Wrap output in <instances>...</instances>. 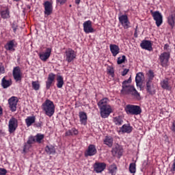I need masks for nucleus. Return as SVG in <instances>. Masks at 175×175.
Instances as JSON below:
<instances>
[{"mask_svg": "<svg viewBox=\"0 0 175 175\" xmlns=\"http://www.w3.org/2000/svg\"><path fill=\"white\" fill-rule=\"evenodd\" d=\"M132 83V78L130 77L128 80H125L122 83V94L124 95H133L135 98H140V93L136 90L135 86L130 85Z\"/></svg>", "mask_w": 175, "mask_h": 175, "instance_id": "f257e3e1", "label": "nucleus"}, {"mask_svg": "<svg viewBox=\"0 0 175 175\" xmlns=\"http://www.w3.org/2000/svg\"><path fill=\"white\" fill-rule=\"evenodd\" d=\"M42 110L48 117H53L55 113V105L51 100L46 99L41 105Z\"/></svg>", "mask_w": 175, "mask_h": 175, "instance_id": "f03ea898", "label": "nucleus"}, {"mask_svg": "<svg viewBox=\"0 0 175 175\" xmlns=\"http://www.w3.org/2000/svg\"><path fill=\"white\" fill-rule=\"evenodd\" d=\"M124 110L126 114H131V116H139V114H142V108L139 105H127Z\"/></svg>", "mask_w": 175, "mask_h": 175, "instance_id": "7ed1b4c3", "label": "nucleus"}, {"mask_svg": "<svg viewBox=\"0 0 175 175\" xmlns=\"http://www.w3.org/2000/svg\"><path fill=\"white\" fill-rule=\"evenodd\" d=\"M76 57L77 53L75 51V50L72 49V48H68L66 50L64 53V58L66 62L70 64V62H72V61L76 59Z\"/></svg>", "mask_w": 175, "mask_h": 175, "instance_id": "20e7f679", "label": "nucleus"}, {"mask_svg": "<svg viewBox=\"0 0 175 175\" xmlns=\"http://www.w3.org/2000/svg\"><path fill=\"white\" fill-rule=\"evenodd\" d=\"M17 128H18V120L14 117L11 118L8 122L9 133H10V135L14 133Z\"/></svg>", "mask_w": 175, "mask_h": 175, "instance_id": "39448f33", "label": "nucleus"}, {"mask_svg": "<svg viewBox=\"0 0 175 175\" xmlns=\"http://www.w3.org/2000/svg\"><path fill=\"white\" fill-rule=\"evenodd\" d=\"M159 59L161 66H167L169 59H170V53L164 52L159 55Z\"/></svg>", "mask_w": 175, "mask_h": 175, "instance_id": "423d86ee", "label": "nucleus"}, {"mask_svg": "<svg viewBox=\"0 0 175 175\" xmlns=\"http://www.w3.org/2000/svg\"><path fill=\"white\" fill-rule=\"evenodd\" d=\"M55 81V74L51 72L49 74L47 79L45 82L46 84V90H49L53 85Z\"/></svg>", "mask_w": 175, "mask_h": 175, "instance_id": "0eeeda50", "label": "nucleus"}, {"mask_svg": "<svg viewBox=\"0 0 175 175\" xmlns=\"http://www.w3.org/2000/svg\"><path fill=\"white\" fill-rule=\"evenodd\" d=\"M17 103H18V98L16 96H12L8 99V105L11 111L14 112L17 110Z\"/></svg>", "mask_w": 175, "mask_h": 175, "instance_id": "6e6552de", "label": "nucleus"}, {"mask_svg": "<svg viewBox=\"0 0 175 175\" xmlns=\"http://www.w3.org/2000/svg\"><path fill=\"white\" fill-rule=\"evenodd\" d=\"M96 152H98L96 146H95L94 144H90L84 153V156L86 158L88 157H94V155H96Z\"/></svg>", "mask_w": 175, "mask_h": 175, "instance_id": "1a4fd4ad", "label": "nucleus"}, {"mask_svg": "<svg viewBox=\"0 0 175 175\" xmlns=\"http://www.w3.org/2000/svg\"><path fill=\"white\" fill-rule=\"evenodd\" d=\"M99 109L100 117L102 118H107V117L110 116V113L112 111L111 107L110 105L107 107H103L101 108H99Z\"/></svg>", "mask_w": 175, "mask_h": 175, "instance_id": "9d476101", "label": "nucleus"}, {"mask_svg": "<svg viewBox=\"0 0 175 175\" xmlns=\"http://www.w3.org/2000/svg\"><path fill=\"white\" fill-rule=\"evenodd\" d=\"M12 76L15 81H21V79H23V75L21 74V69L19 66H16L14 68L12 71Z\"/></svg>", "mask_w": 175, "mask_h": 175, "instance_id": "9b49d317", "label": "nucleus"}, {"mask_svg": "<svg viewBox=\"0 0 175 175\" xmlns=\"http://www.w3.org/2000/svg\"><path fill=\"white\" fill-rule=\"evenodd\" d=\"M106 163L103 162H96L93 165L94 172L95 173H102L106 169Z\"/></svg>", "mask_w": 175, "mask_h": 175, "instance_id": "f8f14e48", "label": "nucleus"}, {"mask_svg": "<svg viewBox=\"0 0 175 175\" xmlns=\"http://www.w3.org/2000/svg\"><path fill=\"white\" fill-rule=\"evenodd\" d=\"M35 143H36L35 136L30 135L28 137L27 142L23 146V152H26L27 150H29L32 147V144H35Z\"/></svg>", "mask_w": 175, "mask_h": 175, "instance_id": "ddd939ff", "label": "nucleus"}, {"mask_svg": "<svg viewBox=\"0 0 175 175\" xmlns=\"http://www.w3.org/2000/svg\"><path fill=\"white\" fill-rule=\"evenodd\" d=\"M160 85L163 90H166L167 91H172V83L170 82V79L168 78H165L162 79L160 82Z\"/></svg>", "mask_w": 175, "mask_h": 175, "instance_id": "4468645a", "label": "nucleus"}, {"mask_svg": "<svg viewBox=\"0 0 175 175\" xmlns=\"http://www.w3.org/2000/svg\"><path fill=\"white\" fill-rule=\"evenodd\" d=\"M140 47L143 50L152 51V42H151V40H143L140 43Z\"/></svg>", "mask_w": 175, "mask_h": 175, "instance_id": "2eb2a0df", "label": "nucleus"}, {"mask_svg": "<svg viewBox=\"0 0 175 175\" xmlns=\"http://www.w3.org/2000/svg\"><path fill=\"white\" fill-rule=\"evenodd\" d=\"M44 14L46 16H50L53 13V4L46 1L44 3Z\"/></svg>", "mask_w": 175, "mask_h": 175, "instance_id": "dca6fc26", "label": "nucleus"}, {"mask_svg": "<svg viewBox=\"0 0 175 175\" xmlns=\"http://www.w3.org/2000/svg\"><path fill=\"white\" fill-rule=\"evenodd\" d=\"M50 55H51V48H47L44 53L39 54L40 59H41V61H43L44 62H46V61H47V59L50 58Z\"/></svg>", "mask_w": 175, "mask_h": 175, "instance_id": "f3484780", "label": "nucleus"}, {"mask_svg": "<svg viewBox=\"0 0 175 175\" xmlns=\"http://www.w3.org/2000/svg\"><path fill=\"white\" fill-rule=\"evenodd\" d=\"M146 92L149 95H155L157 90H155V86L152 84V82H146Z\"/></svg>", "mask_w": 175, "mask_h": 175, "instance_id": "a211bd4d", "label": "nucleus"}, {"mask_svg": "<svg viewBox=\"0 0 175 175\" xmlns=\"http://www.w3.org/2000/svg\"><path fill=\"white\" fill-rule=\"evenodd\" d=\"M112 155L113 157H121L122 156V152H124V150L122 149V147H121L120 145H117L116 147L113 148L111 150Z\"/></svg>", "mask_w": 175, "mask_h": 175, "instance_id": "6ab92c4d", "label": "nucleus"}, {"mask_svg": "<svg viewBox=\"0 0 175 175\" xmlns=\"http://www.w3.org/2000/svg\"><path fill=\"white\" fill-rule=\"evenodd\" d=\"M83 31L85 33H94L95 29L92 27L91 23H83Z\"/></svg>", "mask_w": 175, "mask_h": 175, "instance_id": "aec40b11", "label": "nucleus"}, {"mask_svg": "<svg viewBox=\"0 0 175 175\" xmlns=\"http://www.w3.org/2000/svg\"><path fill=\"white\" fill-rule=\"evenodd\" d=\"M122 133H131L133 131V127L131 126L130 124H123L120 130Z\"/></svg>", "mask_w": 175, "mask_h": 175, "instance_id": "412c9836", "label": "nucleus"}, {"mask_svg": "<svg viewBox=\"0 0 175 175\" xmlns=\"http://www.w3.org/2000/svg\"><path fill=\"white\" fill-rule=\"evenodd\" d=\"M79 121L81 125H87V120H88V118L87 117V113L84 111H79Z\"/></svg>", "mask_w": 175, "mask_h": 175, "instance_id": "4be33fe9", "label": "nucleus"}, {"mask_svg": "<svg viewBox=\"0 0 175 175\" xmlns=\"http://www.w3.org/2000/svg\"><path fill=\"white\" fill-rule=\"evenodd\" d=\"M152 17L154 20V21H156V23H163V16H162V14H161V12H159V11H155L154 12L152 13Z\"/></svg>", "mask_w": 175, "mask_h": 175, "instance_id": "5701e85b", "label": "nucleus"}, {"mask_svg": "<svg viewBox=\"0 0 175 175\" xmlns=\"http://www.w3.org/2000/svg\"><path fill=\"white\" fill-rule=\"evenodd\" d=\"M109 49L113 57H116L117 55L120 53V47L118 45L111 44L109 45Z\"/></svg>", "mask_w": 175, "mask_h": 175, "instance_id": "b1692460", "label": "nucleus"}, {"mask_svg": "<svg viewBox=\"0 0 175 175\" xmlns=\"http://www.w3.org/2000/svg\"><path fill=\"white\" fill-rule=\"evenodd\" d=\"M12 79H6V77H4L2 79H1V87H3V88L6 89V88H9V87H10V85H12Z\"/></svg>", "mask_w": 175, "mask_h": 175, "instance_id": "393cba45", "label": "nucleus"}, {"mask_svg": "<svg viewBox=\"0 0 175 175\" xmlns=\"http://www.w3.org/2000/svg\"><path fill=\"white\" fill-rule=\"evenodd\" d=\"M143 77H144V75L143 72H138L135 77V83L137 87L139 85H142V81H143Z\"/></svg>", "mask_w": 175, "mask_h": 175, "instance_id": "a878e982", "label": "nucleus"}, {"mask_svg": "<svg viewBox=\"0 0 175 175\" xmlns=\"http://www.w3.org/2000/svg\"><path fill=\"white\" fill-rule=\"evenodd\" d=\"M107 102H109V98H104L101 99L98 103L97 105L98 107V109H100L102 107H106L107 106H110L107 104Z\"/></svg>", "mask_w": 175, "mask_h": 175, "instance_id": "bb28decb", "label": "nucleus"}, {"mask_svg": "<svg viewBox=\"0 0 175 175\" xmlns=\"http://www.w3.org/2000/svg\"><path fill=\"white\" fill-rule=\"evenodd\" d=\"M25 121L27 126H31L32 124H35V121H36V117H35V116H28Z\"/></svg>", "mask_w": 175, "mask_h": 175, "instance_id": "cd10ccee", "label": "nucleus"}, {"mask_svg": "<svg viewBox=\"0 0 175 175\" xmlns=\"http://www.w3.org/2000/svg\"><path fill=\"white\" fill-rule=\"evenodd\" d=\"M114 142V139L111 136H106L104 139V144L106 146H108L109 148L113 147V143Z\"/></svg>", "mask_w": 175, "mask_h": 175, "instance_id": "c85d7f7f", "label": "nucleus"}, {"mask_svg": "<svg viewBox=\"0 0 175 175\" xmlns=\"http://www.w3.org/2000/svg\"><path fill=\"white\" fill-rule=\"evenodd\" d=\"M5 50H8V51H15L16 49H14V40L9 41L5 45Z\"/></svg>", "mask_w": 175, "mask_h": 175, "instance_id": "c756f323", "label": "nucleus"}, {"mask_svg": "<svg viewBox=\"0 0 175 175\" xmlns=\"http://www.w3.org/2000/svg\"><path fill=\"white\" fill-rule=\"evenodd\" d=\"M45 152L48 155H54V154H55V147L52 145L46 146L45 147Z\"/></svg>", "mask_w": 175, "mask_h": 175, "instance_id": "7c9ffc66", "label": "nucleus"}, {"mask_svg": "<svg viewBox=\"0 0 175 175\" xmlns=\"http://www.w3.org/2000/svg\"><path fill=\"white\" fill-rule=\"evenodd\" d=\"M113 122L115 125L120 126L122 124H124V120H122V116H116L113 118Z\"/></svg>", "mask_w": 175, "mask_h": 175, "instance_id": "2f4dec72", "label": "nucleus"}, {"mask_svg": "<svg viewBox=\"0 0 175 175\" xmlns=\"http://www.w3.org/2000/svg\"><path fill=\"white\" fill-rule=\"evenodd\" d=\"M66 136H75L79 135V130L76 128H72L70 130H68L65 133Z\"/></svg>", "mask_w": 175, "mask_h": 175, "instance_id": "473e14b6", "label": "nucleus"}, {"mask_svg": "<svg viewBox=\"0 0 175 175\" xmlns=\"http://www.w3.org/2000/svg\"><path fill=\"white\" fill-rule=\"evenodd\" d=\"M64 77H62V76L61 75H58L57 77V88H62V87H64Z\"/></svg>", "mask_w": 175, "mask_h": 175, "instance_id": "72a5a7b5", "label": "nucleus"}, {"mask_svg": "<svg viewBox=\"0 0 175 175\" xmlns=\"http://www.w3.org/2000/svg\"><path fill=\"white\" fill-rule=\"evenodd\" d=\"M117 165L113 163L112 165H109L108 168L109 173H110L111 175L116 174L117 173Z\"/></svg>", "mask_w": 175, "mask_h": 175, "instance_id": "f704fd0d", "label": "nucleus"}, {"mask_svg": "<svg viewBox=\"0 0 175 175\" xmlns=\"http://www.w3.org/2000/svg\"><path fill=\"white\" fill-rule=\"evenodd\" d=\"M147 75H148V81H146V83H152V80H154V77H155L154 71H152V70H150L147 73Z\"/></svg>", "mask_w": 175, "mask_h": 175, "instance_id": "c9c22d12", "label": "nucleus"}, {"mask_svg": "<svg viewBox=\"0 0 175 175\" xmlns=\"http://www.w3.org/2000/svg\"><path fill=\"white\" fill-rule=\"evenodd\" d=\"M31 86L34 91H39L40 90V83H39V81H33L31 82Z\"/></svg>", "mask_w": 175, "mask_h": 175, "instance_id": "e433bc0d", "label": "nucleus"}, {"mask_svg": "<svg viewBox=\"0 0 175 175\" xmlns=\"http://www.w3.org/2000/svg\"><path fill=\"white\" fill-rule=\"evenodd\" d=\"M10 12H9V8L5 9L1 12V16L2 18H9L10 17Z\"/></svg>", "mask_w": 175, "mask_h": 175, "instance_id": "4c0bfd02", "label": "nucleus"}, {"mask_svg": "<svg viewBox=\"0 0 175 175\" xmlns=\"http://www.w3.org/2000/svg\"><path fill=\"white\" fill-rule=\"evenodd\" d=\"M34 137L36 139V143H38V144H40V143H42V140H43V139H44V135L41 134V133H38Z\"/></svg>", "mask_w": 175, "mask_h": 175, "instance_id": "58836bf2", "label": "nucleus"}, {"mask_svg": "<svg viewBox=\"0 0 175 175\" xmlns=\"http://www.w3.org/2000/svg\"><path fill=\"white\" fill-rule=\"evenodd\" d=\"M118 26L119 28H120V29H122V28H124V29H128V28L131 27L129 23H118Z\"/></svg>", "mask_w": 175, "mask_h": 175, "instance_id": "ea45409f", "label": "nucleus"}, {"mask_svg": "<svg viewBox=\"0 0 175 175\" xmlns=\"http://www.w3.org/2000/svg\"><path fill=\"white\" fill-rule=\"evenodd\" d=\"M129 172L130 173H132L133 174L136 173V163H131L129 165Z\"/></svg>", "mask_w": 175, "mask_h": 175, "instance_id": "a19ab883", "label": "nucleus"}, {"mask_svg": "<svg viewBox=\"0 0 175 175\" xmlns=\"http://www.w3.org/2000/svg\"><path fill=\"white\" fill-rule=\"evenodd\" d=\"M120 23H128V16L126 14H123L119 16Z\"/></svg>", "mask_w": 175, "mask_h": 175, "instance_id": "79ce46f5", "label": "nucleus"}, {"mask_svg": "<svg viewBox=\"0 0 175 175\" xmlns=\"http://www.w3.org/2000/svg\"><path fill=\"white\" fill-rule=\"evenodd\" d=\"M126 59V56L125 55H122V57H118L117 61L118 65H121V64H124Z\"/></svg>", "mask_w": 175, "mask_h": 175, "instance_id": "37998d69", "label": "nucleus"}, {"mask_svg": "<svg viewBox=\"0 0 175 175\" xmlns=\"http://www.w3.org/2000/svg\"><path fill=\"white\" fill-rule=\"evenodd\" d=\"M107 72L109 73V75H110V76H111V77H114V68L109 66L107 68Z\"/></svg>", "mask_w": 175, "mask_h": 175, "instance_id": "c03bdc74", "label": "nucleus"}, {"mask_svg": "<svg viewBox=\"0 0 175 175\" xmlns=\"http://www.w3.org/2000/svg\"><path fill=\"white\" fill-rule=\"evenodd\" d=\"M175 22V14H171L167 18V23H174Z\"/></svg>", "mask_w": 175, "mask_h": 175, "instance_id": "a18cd8bd", "label": "nucleus"}, {"mask_svg": "<svg viewBox=\"0 0 175 175\" xmlns=\"http://www.w3.org/2000/svg\"><path fill=\"white\" fill-rule=\"evenodd\" d=\"M5 73V66L3 64L0 63V75H3Z\"/></svg>", "mask_w": 175, "mask_h": 175, "instance_id": "49530a36", "label": "nucleus"}, {"mask_svg": "<svg viewBox=\"0 0 175 175\" xmlns=\"http://www.w3.org/2000/svg\"><path fill=\"white\" fill-rule=\"evenodd\" d=\"M12 28L14 32V33H16V31H17L18 26L17 25V23H12Z\"/></svg>", "mask_w": 175, "mask_h": 175, "instance_id": "de8ad7c7", "label": "nucleus"}, {"mask_svg": "<svg viewBox=\"0 0 175 175\" xmlns=\"http://www.w3.org/2000/svg\"><path fill=\"white\" fill-rule=\"evenodd\" d=\"M8 170L5 168H0V175H6Z\"/></svg>", "mask_w": 175, "mask_h": 175, "instance_id": "09e8293b", "label": "nucleus"}, {"mask_svg": "<svg viewBox=\"0 0 175 175\" xmlns=\"http://www.w3.org/2000/svg\"><path fill=\"white\" fill-rule=\"evenodd\" d=\"M170 129L172 131V132H174V133H175V120H174L172 122V126Z\"/></svg>", "mask_w": 175, "mask_h": 175, "instance_id": "8fccbe9b", "label": "nucleus"}, {"mask_svg": "<svg viewBox=\"0 0 175 175\" xmlns=\"http://www.w3.org/2000/svg\"><path fill=\"white\" fill-rule=\"evenodd\" d=\"M129 72V69H124L122 72V76H126L128 75V72Z\"/></svg>", "mask_w": 175, "mask_h": 175, "instance_id": "3c124183", "label": "nucleus"}, {"mask_svg": "<svg viewBox=\"0 0 175 175\" xmlns=\"http://www.w3.org/2000/svg\"><path fill=\"white\" fill-rule=\"evenodd\" d=\"M57 3H60L61 5H64V3H66L68 0H56Z\"/></svg>", "mask_w": 175, "mask_h": 175, "instance_id": "603ef678", "label": "nucleus"}, {"mask_svg": "<svg viewBox=\"0 0 175 175\" xmlns=\"http://www.w3.org/2000/svg\"><path fill=\"white\" fill-rule=\"evenodd\" d=\"M169 47H170V46H169L168 44H165L164 45L163 49L165 50V51H169Z\"/></svg>", "mask_w": 175, "mask_h": 175, "instance_id": "864d4df0", "label": "nucleus"}, {"mask_svg": "<svg viewBox=\"0 0 175 175\" xmlns=\"http://www.w3.org/2000/svg\"><path fill=\"white\" fill-rule=\"evenodd\" d=\"M35 126H36V128H40V126H42V122L40 121L38 123H36Z\"/></svg>", "mask_w": 175, "mask_h": 175, "instance_id": "5fc2aeb1", "label": "nucleus"}, {"mask_svg": "<svg viewBox=\"0 0 175 175\" xmlns=\"http://www.w3.org/2000/svg\"><path fill=\"white\" fill-rule=\"evenodd\" d=\"M2 116H3V109L0 106V117H2Z\"/></svg>", "mask_w": 175, "mask_h": 175, "instance_id": "6e6d98bb", "label": "nucleus"}, {"mask_svg": "<svg viewBox=\"0 0 175 175\" xmlns=\"http://www.w3.org/2000/svg\"><path fill=\"white\" fill-rule=\"evenodd\" d=\"M134 36H135V38H137V26H136V27H135Z\"/></svg>", "mask_w": 175, "mask_h": 175, "instance_id": "4d7b16f0", "label": "nucleus"}, {"mask_svg": "<svg viewBox=\"0 0 175 175\" xmlns=\"http://www.w3.org/2000/svg\"><path fill=\"white\" fill-rule=\"evenodd\" d=\"M5 135V133L0 129V136H3Z\"/></svg>", "mask_w": 175, "mask_h": 175, "instance_id": "13d9d810", "label": "nucleus"}, {"mask_svg": "<svg viewBox=\"0 0 175 175\" xmlns=\"http://www.w3.org/2000/svg\"><path fill=\"white\" fill-rule=\"evenodd\" d=\"M169 25H170L171 28L174 27V23H170Z\"/></svg>", "mask_w": 175, "mask_h": 175, "instance_id": "bf43d9fd", "label": "nucleus"}, {"mask_svg": "<svg viewBox=\"0 0 175 175\" xmlns=\"http://www.w3.org/2000/svg\"><path fill=\"white\" fill-rule=\"evenodd\" d=\"M156 25L157 27H161V25H162V23H156Z\"/></svg>", "mask_w": 175, "mask_h": 175, "instance_id": "052dcab7", "label": "nucleus"}, {"mask_svg": "<svg viewBox=\"0 0 175 175\" xmlns=\"http://www.w3.org/2000/svg\"><path fill=\"white\" fill-rule=\"evenodd\" d=\"M75 3L79 5L80 3V0H75Z\"/></svg>", "mask_w": 175, "mask_h": 175, "instance_id": "680f3d73", "label": "nucleus"}, {"mask_svg": "<svg viewBox=\"0 0 175 175\" xmlns=\"http://www.w3.org/2000/svg\"><path fill=\"white\" fill-rule=\"evenodd\" d=\"M85 23H91L90 21H85Z\"/></svg>", "mask_w": 175, "mask_h": 175, "instance_id": "e2e57ef3", "label": "nucleus"}, {"mask_svg": "<svg viewBox=\"0 0 175 175\" xmlns=\"http://www.w3.org/2000/svg\"><path fill=\"white\" fill-rule=\"evenodd\" d=\"M14 1H15L16 2H18V1H20V0H14Z\"/></svg>", "mask_w": 175, "mask_h": 175, "instance_id": "0e129e2a", "label": "nucleus"}, {"mask_svg": "<svg viewBox=\"0 0 175 175\" xmlns=\"http://www.w3.org/2000/svg\"><path fill=\"white\" fill-rule=\"evenodd\" d=\"M72 7V5H70V8H71Z\"/></svg>", "mask_w": 175, "mask_h": 175, "instance_id": "69168bd1", "label": "nucleus"}]
</instances>
